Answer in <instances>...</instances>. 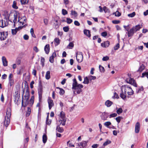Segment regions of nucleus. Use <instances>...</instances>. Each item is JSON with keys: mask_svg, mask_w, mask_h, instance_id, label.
Wrapping results in <instances>:
<instances>
[{"mask_svg": "<svg viewBox=\"0 0 148 148\" xmlns=\"http://www.w3.org/2000/svg\"><path fill=\"white\" fill-rule=\"evenodd\" d=\"M122 93L120 94V97L123 99H125L126 97V93L128 95H131L134 94V92L131 86L127 85L122 86L121 88Z\"/></svg>", "mask_w": 148, "mask_h": 148, "instance_id": "nucleus-1", "label": "nucleus"}, {"mask_svg": "<svg viewBox=\"0 0 148 148\" xmlns=\"http://www.w3.org/2000/svg\"><path fill=\"white\" fill-rule=\"evenodd\" d=\"M72 86V88L75 90L73 91L74 93L76 92L77 94H79L82 91V88L83 87V85L78 84L75 79H73Z\"/></svg>", "mask_w": 148, "mask_h": 148, "instance_id": "nucleus-2", "label": "nucleus"}, {"mask_svg": "<svg viewBox=\"0 0 148 148\" xmlns=\"http://www.w3.org/2000/svg\"><path fill=\"white\" fill-rule=\"evenodd\" d=\"M11 109L10 108H7L6 116L4 121V125L7 127L10 122V118L11 115Z\"/></svg>", "mask_w": 148, "mask_h": 148, "instance_id": "nucleus-3", "label": "nucleus"}, {"mask_svg": "<svg viewBox=\"0 0 148 148\" xmlns=\"http://www.w3.org/2000/svg\"><path fill=\"white\" fill-rule=\"evenodd\" d=\"M59 116L60 118L58 122V124L59 125L62 124V125H64L66 121V118L64 113L62 111L60 113Z\"/></svg>", "mask_w": 148, "mask_h": 148, "instance_id": "nucleus-4", "label": "nucleus"}, {"mask_svg": "<svg viewBox=\"0 0 148 148\" xmlns=\"http://www.w3.org/2000/svg\"><path fill=\"white\" fill-rule=\"evenodd\" d=\"M29 97V92H25V95L23 97L22 103V106H23L25 103L24 106H26L28 105V100Z\"/></svg>", "mask_w": 148, "mask_h": 148, "instance_id": "nucleus-5", "label": "nucleus"}, {"mask_svg": "<svg viewBox=\"0 0 148 148\" xmlns=\"http://www.w3.org/2000/svg\"><path fill=\"white\" fill-rule=\"evenodd\" d=\"M9 17V16L7 17H5L3 19L0 21V27L3 28L8 25Z\"/></svg>", "mask_w": 148, "mask_h": 148, "instance_id": "nucleus-6", "label": "nucleus"}, {"mask_svg": "<svg viewBox=\"0 0 148 148\" xmlns=\"http://www.w3.org/2000/svg\"><path fill=\"white\" fill-rule=\"evenodd\" d=\"M129 26V25H128L127 26L124 25L123 26V27L125 29V30L127 31L128 36L129 37H130L133 36L134 33L136 32L133 27H132V28L130 30H129V28H128L127 27H128Z\"/></svg>", "mask_w": 148, "mask_h": 148, "instance_id": "nucleus-7", "label": "nucleus"}, {"mask_svg": "<svg viewBox=\"0 0 148 148\" xmlns=\"http://www.w3.org/2000/svg\"><path fill=\"white\" fill-rule=\"evenodd\" d=\"M76 56L78 62L80 63L83 61V57L82 53V52H77Z\"/></svg>", "mask_w": 148, "mask_h": 148, "instance_id": "nucleus-8", "label": "nucleus"}, {"mask_svg": "<svg viewBox=\"0 0 148 148\" xmlns=\"http://www.w3.org/2000/svg\"><path fill=\"white\" fill-rule=\"evenodd\" d=\"M125 81L127 83L133 85L134 86L137 87L136 82L134 79L131 78H128L125 79Z\"/></svg>", "mask_w": 148, "mask_h": 148, "instance_id": "nucleus-9", "label": "nucleus"}, {"mask_svg": "<svg viewBox=\"0 0 148 148\" xmlns=\"http://www.w3.org/2000/svg\"><path fill=\"white\" fill-rule=\"evenodd\" d=\"M8 33L7 32H0V39L1 40H4L7 38Z\"/></svg>", "mask_w": 148, "mask_h": 148, "instance_id": "nucleus-10", "label": "nucleus"}, {"mask_svg": "<svg viewBox=\"0 0 148 148\" xmlns=\"http://www.w3.org/2000/svg\"><path fill=\"white\" fill-rule=\"evenodd\" d=\"M140 123L139 122H137L135 125V132L136 133H138L139 132L140 130Z\"/></svg>", "mask_w": 148, "mask_h": 148, "instance_id": "nucleus-11", "label": "nucleus"}, {"mask_svg": "<svg viewBox=\"0 0 148 148\" xmlns=\"http://www.w3.org/2000/svg\"><path fill=\"white\" fill-rule=\"evenodd\" d=\"M48 103L49 105V109H51V108L53 106L54 103L52 100L50 98H49L48 99Z\"/></svg>", "mask_w": 148, "mask_h": 148, "instance_id": "nucleus-12", "label": "nucleus"}, {"mask_svg": "<svg viewBox=\"0 0 148 148\" xmlns=\"http://www.w3.org/2000/svg\"><path fill=\"white\" fill-rule=\"evenodd\" d=\"M19 13L18 12H16L14 14V19L13 20V22L14 23V25L16 23L17 21V16H18Z\"/></svg>", "mask_w": 148, "mask_h": 148, "instance_id": "nucleus-13", "label": "nucleus"}, {"mask_svg": "<svg viewBox=\"0 0 148 148\" xmlns=\"http://www.w3.org/2000/svg\"><path fill=\"white\" fill-rule=\"evenodd\" d=\"M2 60L3 62V65L6 66H8V61L6 58L4 56H3L2 58Z\"/></svg>", "mask_w": 148, "mask_h": 148, "instance_id": "nucleus-14", "label": "nucleus"}, {"mask_svg": "<svg viewBox=\"0 0 148 148\" xmlns=\"http://www.w3.org/2000/svg\"><path fill=\"white\" fill-rule=\"evenodd\" d=\"M56 56V52H53L51 56L50 57L49 61L51 63H53L54 62V58Z\"/></svg>", "mask_w": 148, "mask_h": 148, "instance_id": "nucleus-15", "label": "nucleus"}, {"mask_svg": "<svg viewBox=\"0 0 148 148\" xmlns=\"http://www.w3.org/2000/svg\"><path fill=\"white\" fill-rule=\"evenodd\" d=\"M142 25H137L133 26L132 27L133 28L136 32L137 31H139L140 29L142 28Z\"/></svg>", "mask_w": 148, "mask_h": 148, "instance_id": "nucleus-16", "label": "nucleus"}, {"mask_svg": "<svg viewBox=\"0 0 148 148\" xmlns=\"http://www.w3.org/2000/svg\"><path fill=\"white\" fill-rule=\"evenodd\" d=\"M110 42L108 41H107L102 43L101 44V46L102 47L106 48L108 47L110 45Z\"/></svg>", "mask_w": 148, "mask_h": 148, "instance_id": "nucleus-17", "label": "nucleus"}, {"mask_svg": "<svg viewBox=\"0 0 148 148\" xmlns=\"http://www.w3.org/2000/svg\"><path fill=\"white\" fill-rule=\"evenodd\" d=\"M44 50L46 54H48L49 53L50 50L49 45V44L45 46Z\"/></svg>", "mask_w": 148, "mask_h": 148, "instance_id": "nucleus-18", "label": "nucleus"}, {"mask_svg": "<svg viewBox=\"0 0 148 148\" xmlns=\"http://www.w3.org/2000/svg\"><path fill=\"white\" fill-rule=\"evenodd\" d=\"M34 96H32L31 97L30 101H28V104H29L30 106H32L34 103Z\"/></svg>", "mask_w": 148, "mask_h": 148, "instance_id": "nucleus-19", "label": "nucleus"}, {"mask_svg": "<svg viewBox=\"0 0 148 148\" xmlns=\"http://www.w3.org/2000/svg\"><path fill=\"white\" fill-rule=\"evenodd\" d=\"M84 33L85 35H86L88 37H90L91 35L90 34V32L89 30L85 29L84 30Z\"/></svg>", "mask_w": 148, "mask_h": 148, "instance_id": "nucleus-20", "label": "nucleus"}, {"mask_svg": "<svg viewBox=\"0 0 148 148\" xmlns=\"http://www.w3.org/2000/svg\"><path fill=\"white\" fill-rule=\"evenodd\" d=\"M38 94H42L43 92L42 86L41 84H40L38 86Z\"/></svg>", "mask_w": 148, "mask_h": 148, "instance_id": "nucleus-21", "label": "nucleus"}, {"mask_svg": "<svg viewBox=\"0 0 148 148\" xmlns=\"http://www.w3.org/2000/svg\"><path fill=\"white\" fill-rule=\"evenodd\" d=\"M113 104V102L109 100H107L105 103V105L107 107H110Z\"/></svg>", "mask_w": 148, "mask_h": 148, "instance_id": "nucleus-22", "label": "nucleus"}, {"mask_svg": "<svg viewBox=\"0 0 148 148\" xmlns=\"http://www.w3.org/2000/svg\"><path fill=\"white\" fill-rule=\"evenodd\" d=\"M87 142L85 141H83L80 143V146H81L82 147H84L86 146Z\"/></svg>", "mask_w": 148, "mask_h": 148, "instance_id": "nucleus-23", "label": "nucleus"}, {"mask_svg": "<svg viewBox=\"0 0 148 148\" xmlns=\"http://www.w3.org/2000/svg\"><path fill=\"white\" fill-rule=\"evenodd\" d=\"M56 130L58 132L62 133L63 132L64 130L62 127H60L59 125H58L56 127Z\"/></svg>", "mask_w": 148, "mask_h": 148, "instance_id": "nucleus-24", "label": "nucleus"}, {"mask_svg": "<svg viewBox=\"0 0 148 148\" xmlns=\"http://www.w3.org/2000/svg\"><path fill=\"white\" fill-rule=\"evenodd\" d=\"M54 42H55V45H58L60 43V40L59 38H56L54 40Z\"/></svg>", "mask_w": 148, "mask_h": 148, "instance_id": "nucleus-25", "label": "nucleus"}, {"mask_svg": "<svg viewBox=\"0 0 148 148\" xmlns=\"http://www.w3.org/2000/svg\"><path fill=\"white\" fill-rule=\"evenodd\" d=\"M50 71H48L47 72L45 75V78L46 79L48 80L50 78Z\"/></svg>", "mask_w": 148, "mask_h": 148, "instance_id": "nucleus-26", "label": "nucleus"}, {"mask_svg": "<svg viewBox=\"0 0 148 148\" xmlns=\"http://www.w3.org/2000/svg\"><path fill=\"white\" fill-rule=\"evenodd\" d=\"M71 15L74 16V17L76 18L77 16V14L76 12L73 10L71 11Z\"/></svg>", "mask_w": 148, "mask_h": 148, "instance_id": "nucleus-27", "label": "nucleus"}, {"mask_svg": "<svg viewBox=\"0 0 148 148\" xmlns=\"http://www.w3.org/2000/svg\"><path fill=\"white\" fill-rule=\"evenodd\" d=\"M56 88L59 89L60 90L59 93L60 95H62L64 93L65 91L63 89L59 87H57Z\"/></svg>", "mask_w": 148, "mask_h": 148, "instance_id": "nucleus-28", "label": "nucleus"}, {"mask_svg": "<svg viewBox=\"0 0 148 148\" xmlns=\"http://www.w3.org/2000/svg\"><path fill=\"white\" fill-rule=\"evenodd\" d=\"M18 21L19 22V23H22V25H23L24 24V22L23 21L22 22V21H21V20H23L25 22L26 21V18H25V17H23L22 18H21L20 19V18L18 17Z\"/></svg>", "mask_w": 148, "mask_h": 148, "instance_id": "nucleus-29", "label": "nucleus"}, {"mask_svg": "<svg viewBox=\"0 0 148 148\" xmlns=\"http://www.w3.org/2000/svg\"><path fill=\"white\" fill-rule=\"evenodd\" d=\"M29 1V0H20L22 5H26L27 4Z\"/></svg>", "mask_w": 148, "mask_h": 148, "instance_id": "nucleus-30", "label": "nucleus"}, {"mask_svg": "<svg viewBox=\"0 0 148 148\" xmlns=\"http://www.w3.org/2000/svg\"><path fill=\"white\" fill-rule=\"evenodd\" d=\"M47 136L46 134H44L42 136V141L44 143H45L47 141Z\"/></svg>", "mask_w": 148, "mask_h": 148, "instance_id": "nucleus-31", "label": "nucleus"}, {"mask_svg": "<svg viewBox=\"0 0 148 148\" xmlns=\"http://www.w3.org/2000/svg\"><path fill=\"white\" fill-rule=\"evenodd\" d=\"M88 77H86L84 78V81L83 82V83L84 84H88L89 82Z\"/></svg>", "mask_w": 148, "mask_h": 148, "instance_id": "nucleus-32", "label": "nucleus"}, {"mask_svg": "<svg viewBox=\"0 0 148 148\" xmlns=\"http://www.w3.org/2000/svg\"><path fill=\"white\" fill-rule=\"evenodd\" d=\"M145 66L143 64H142L138 70V71L140 72H141L145 69Z\"/></svg>", "mask_w": 148, "mask_h": 148, "instance_id": "nucleus-33", "label": "nucleus"}, {"mask_svg": "<svg viewBox=\"0 0 148 148\" xmlns=\"http://www.w3.org/2000/svg\"><path fill=\"white\" fill-rule=\"evenodd\" d=\"M111 143V141L110 140L107 139L106 140V141L103 144V145L104 146H105L108 144H110Z\"/></svg>", "mask_w": 148, "mask_h": 148, "instance_id": "nucleus-34", "label": "nucleus"}, {"mask_svg": "<svg viewBox=\"0 0 148 148\" xmlns=\"http://www.w3.org/2000/svg\"><path fill=\"white\" fill-rule=\"evenodd\" d=\"M123 119V117L121 116H119L115 118V119L118 123H119L121 120Z\"/></svg>", "mask_w": 148, "mask_h": 148, "instance_id": "nucleus-35", "label": "nucleus"}, {"mask_svg": "<svg viewBox=\"0 0 148 148\" xmlns=\"http://www.w3.org/2000/svg\"><path fill=\"white\" fill-rule=\"evenodd\" d=\"M18 30V28H16L15 29H12V35H15L16 34V33Z\"/></svg>", "mask_w": 148, "mask_h": 148, "instance_id": "nucleus-36", "label": "nucleus"}, {"mask_svg": "<svg viewBox=\"0 0 148 148\" xmlns=\"http://www.w3.org/2000/svg\"><path fill=\"white\" fill-rule=\"evenodd\" d=\"M30 33L33 37H34V38H36V37L35 34H34V29L32 28L31 29Z\"/></svg>", "mask_w": 148, "mask_h": 148, "instance_id": "nucleus-37", "label": "nucleus"}, {"mask_svg": "<svg viewBox=\"0 0 148 148\" xmlns=\"http://www.w3.org/2000/svg\"><path fill=\"white\" fill-rule=\"evenodd\" d=\"M74 46L73 43V42H70L69 44V45L67 46V47L68 48H69L70 49H71Z\"/></svg>", "mask_w": 148, "mask_h": 148, "instance_id": "nucleus-38", "label": "nucleus"}, {"mask_svg": "<svg viewBox=\"0 0 148 148\" xmlns=\"http://www.w3.org/2000/svg\"><path fill=\"white\" fill-rule=\"evenodd\" d=\"M12 7L14 8L15 9H18V7L16 6V1H13Z\"/></svg>", "mask_w": 148, "mask_h": 148, "instance_id": "nucleus-39", "label": "nucleus"}, {"mask_svg": "<svg viewBox=\"0 0 148 148\" xmlns=\"http://www.w3.org/2000/svg\"><path fill=\"white\" fill-rule=\"evenodd\" d=\"M99 68L101 72H104L105 70L103 66H101L100 65H99Z\"/></svg>", "mask_w": 148, "mask_h": 148, "instance_id": "nucleus-40", "label": "nucleus"}, {"mask_svg": "<svg viewBox=\"0 0 148 148\" xmlns=\"http://www.w3.org/2000/svg\"><path fill=\"white\" fill-rule=\"evenodd\" d=\"M31 113V109L30 108L28 107L27 108V111L26 113V115L27 116H29Z\"/></svg>", "mask_w": 148, "mask_h": 148, "instance_id": "nucleus-41", "label": "nucleus"}, {"mask_svg": "<svg viewBox=\"0 0 148 148\" xmlns=\"http://www.w3.org/2000/svg\"><path fill=\"white\" fill-rule=\"evenodd\" d=\"M66 22L68 24H70L72 22L73 20L70 18H67Z\"/></svg>", "mask_w": 148, "mask_h": 148, "instance_id": "nucleus-42", "label": "nucleus"}, {"mask_svg": "<svg viewBox=\"0 0 148 148\" xmlns=\"http://www.w3.org/2000/svg\"><path fill=\"white\" fill-rule=\"evenodd\" d=\"M123 112V110L122 108H119L116 111V112L118 114L121 113Z\"/></svg>", "mask_w": 148, "mask_h": 148, "instance_id": "nucleus-43", "label": "nucleus"}, {"mask_svg": "<svg viewBox=\"0 0 148 148\" xmlns=\"http://www.w3.org/2000/svg\"><path fill=\"white\" fill-rule=\"evenodd\" d=\"M135 15V12H133L132 13H130L128 14L127 16H128L130 17H133Z\"/></svg>", "mask_w": 148, "mask_h": 148, "instance_id": "nucleus-44", "label": "nucleus"}, {"mask_svg": "<svg viewBox=\"0 0 148 148\" xmlns=\"http://www.w3.org/2000/svg\"><path fill=\"white\" fill-rule=\"evenodd\" d=\"M63 30L65 32H68L69 30L68 26L64 27H63Z\"/></svg>", "mask_w": 148, "mask_h": 148, "instance_id": "nucleus-45", "label": "nucleus"}, {"mask_svg": "<svg viewBox=\"0 0 148 148\" xmlns=\"http://www.w3.org/2000/svg\"><path fill=\"white\" fill-rule=\"evenodd\" d=\"M117 116V114L116 113H114L110 114L109 116V118H110L112 117H114Z\"/></svg>", "mask_w": 148, "mask_h": 148, "instance_id": "nucleus-46", "label": "nucleus"}, {"mask_svg": "<svg viewBox=\"0 0 148 148\" xmlns=\"http://www.w3.org/2000/svg\"><path fill=\"white\" fill-rule=\"evenodd\" d=\"M88 78L90 80H94L96 79V77L95 76L90 75L88 76Z\"/></svg>", "mask_w": 148, "mask_h": 148, "instance_id": "nucleus-47", "label": "nucleus"}, {"mask_svg": "<svg viewBox=\"0 0 148 148\" xmlns=\"http://www.w3.org/2000/svg\"><path fill=\"white\" fill-rule=\"evenodd\" d=\"M45 61V60L44 58L42 57H41V62L42 66H43L44 65Z\"/></svg>", "mask_w": 148, "mask_h": 148, "instance_id": "nucleus-48", "label": "nucleus"}, {"mask_svg": "<svg viewBox=\"0 0 148 148\" xmlns=\"http://www.w3.org/2000/svg\"><path fill=\"white\" fill-rule=\"evenodd\" d=\"M70 141L69 140L67 142V144L68 145H69V147H74L75 146L74 145L72 144L71 143H70Z\"/></svg>", "mask_w": 148, "mask_h": 148, "instance_id": "nucleus-49", "label": "nucleus"}, {"mask_svg": "<svg viewBox=\"0 0 148 148\" xmlns=\"http://www.w3.org/2000/svg\"><path fill=\"white\" fill-rule=\"evenodd\" d=\"M62 13L63 15H65L67 14L68 12L66 10L62 9Z\"/></svg>", "mask_w": 148, "mask_h": 148, "instance_id": "nucleus-50", "label": "nucleus"}, {"mask_svg": "<svg viewBox=\"0 0 148 148\" xmlns=\"http://www.w3.org/2000/svg\"><path fill=\"white\" fill-rule=\"evenodd\" d=\"M111 123L110 122H105L104 123V125L106 126L107 127H108V126H109V125H111Z\"/></svg>", "mask_w": 148, "mask_h": 148, "instance_id": "nucleus-51", "label": "nucleus"}, {"mask_svg": "<svg viewBox=\"0 0 148 148\" xmlns=\"http://www.w3.org/2000/svg\"><path fill=\"white\" fill-rule=\"evenodd\" d=\"M9 85L10 86H11L14 84V81L13 79H12L11 80H9Z\"/></svg>", "mask_w": 148, "mask_h": 148, "instance_id": "nucleus-52", "label": "nucleus"}, {"mask_svg": "<svg viewBox=\"0 0 148 148\" xmlns=\"http://www.w3.org/2000/svg\"><path fill=\"white\" fill-rule=\"evenodd\" d=\"M145 76H146L148 78V72L144 73L142 74V77H144Z\"/></svg>", "mask_w": 148, "mask_h": 148, "instance_id": "nucleus-53", "label": "nucleus"}, {"mask_svg": "<svg viewBox=\"0 0 148 148\" xmlns=\"http://www.w3.org/2000/svg\"><path fill=\"white\" fill-rule=\"evenodd\" d=\"M109 59V57L108 56L103 57L102 60L103 61H107Z\"/></svg>", "mask_w": 148, "mask_h": 148, "instance_id": "nucleus-54", "label": "nucleus"}, {"mask_svg": "<svg viewBox=\"0 0 148 148\" xmlns=\"http://www.w3.org/2000/svg\"><path fill=\"white\" fill-rule=\"evenodd\" d=\"M112 97L114 99L115 98L118 99L119 98V96L117 94L116 92H114V96H112Z\"/></svg>", "mask_w": 148, "mask_h": 148, "instance_id": "nucleus-55", "label": "nucleus"}, {"mask_svg": "<svg viewBox=\"0 0 148 148\" xmlns=\"http://www.w3.org/2000/svg\"><path fill=\"white\" fill-rule=\"evenodd\" d=\"M143 88L142 86L139 89H138V90H137L136 91V92L137 93H138L139 92H140L141 91H143Z\"/></svg>", "mask_w": 148, "mask_h": 148, "instance_id": "nucleus-56", "label": "nucleus"}, {"mask_svg": "<svg viewBox=\"0 0 148 148\" xmlns=\"http://www.w3.org/2000/svg\"><path fill=\"white\" fill-rule=\"evenodd\" d=\"M113 23L114 24H117L120 23V21L119 20H113L112 21Z\"/></svg>", "mask_w": 148, "mask_h": 148, "instance_id": "nucleus-57", "label": "nucleus"}, {"mask_svg": "<svg viewBox=\"0 0 148 148\" xmlns=\"http://www.w3.org/2000/svg\"><path fill=\"white\" fill-rule=\"evenodd\" d=\"M115 15L116 16H119L121 15V14L118 11H117L115 13Z\"/></svg>", "mask_w": 148, "mask_h": 148, "instance_id": "nucleus-58", "label": "nucleus"}, {"mask_svg": "<svg viewBox=\"0 0 148 148\" xmlns=\"http://www.w3.org/2000/svg\"><path fill=\"white\" fill-rule=\"evenodd\" d=\"M16 63L17 64H20L21 63V60L19 59H17L16 60Z\"/></svg>", "mask_w": 148, "mask_h": 148, "instance_id": "nucleus-59", "label": "nucleus"}, {"mask_svg": "<svg viewBox=\"0 0 148 148\" xmlns=\"http://www.w3.org/2000/svg\"><path fill=\"white\" fill-rule=\"evenodd\" d=\"M107 34V33L106 32H102L101 34V36L103 37H105L106 36Z\"/></svg>", "mask_w": 148, "mask_h": 148, "instance_id": "nucleus-60", "label": "nucleus"}, {"mask_svg": "<svg viewBox=\"0 0 148 148\" xmlns=\"http://www.w3.org/2000/svg\"><path fill=\"white\" fill-rule=\"evenodd\" d=\"M103 10L105 12H107L108 11V9L106 6H104L103 8Z\"/></svg>", "mask_w": 148, "mask_h": 148, "instance_id": "nucleus-61", "label": "nucleus"}, {"mask_svg": "<svg viewBox=\"0 0 148 148\" xmlns=\"http://www.w3.org/2000/svg\"><path fill=\"white\" fill-rule=\"evenodd\" d=\"M74 24L76 26H79L80 25L79 23L77 21H75L74 22Z\"/></svg>", "mask_w": 148, "mask_h": 148, "instance_id": "nucleus-62", "label": "nucleus"}, {"mask_svg": "<svg viewBox=\"0 0 148 148\" xmlns=\"http://www.w3.org/2000/svg\"><path fill=\"white\" fill-rule=\"evenodd\" d=\"M119 47V44H117L114 47V49L115 50H117Z\"/></svg>", "mask_w": 148, "mask_h": 148, "instance_id": "nucleus-63", "label": "nucleus"}, {"mask_svg": "<svg viewBox=\"0 0 148 148\" xmlns=\"http://www.w3.org/2000/svg\"><path fill=\"white\" fill-rule=\"evenodd\" d=\"M98 146L99 145L98 144H94L92 145V147L93 148H97Z\"/></svg>", "mask_w": 148, "mask_h": 148, "instance_id": "nucleus-64", "label": "nucleus"}]
</instances>
